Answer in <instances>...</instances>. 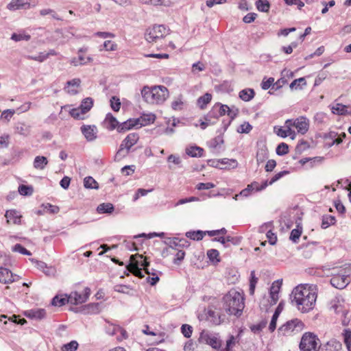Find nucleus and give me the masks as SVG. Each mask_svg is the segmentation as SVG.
I'll use <instances>...</instances> for the list:
<instances>
[{
	"label": "nucleus",
	"instance_id": "obj_46",
	"mask_svg": "<svg viewBox=\"0 0 351 351\" xmlns=\"http://www.w3.org/2000/svg\"><path fill=\"white\" fill-rule=\"evenodd\" d=\"M343 340L344 343L347 347L348 351H350L351 349V330L349 329H346L344 330L343 333Z\"/></svg>",
	"mask_w": 351,
	"mask_h": 351
},
{
	"label": "nucleus",
	"instance_id": "obj_26",
	"mask_svg": "<svg viewBox=\"0 0 351 351\" xmlns=\"http://www.w3.org/2000/svg\"><path fill=\"white\" fill-rule=\"evenodd\" d=\"M203 152L204 149L197 146H192L186 149V154L191 157H201Z\"/></svg>",
	"mask_w": 351,
	"mask_h": 351
},
{
	"label": "nucleus",
	"instance_id": "obj_45",
	"mask_svg": "<svg viewBox=\"0 0 351 351\" xmlns=\"http://www.w3.org/2000/svg\"><path fill=\"white\" fill-rule=\"evenodd\" d=\"M276 152L278 156H284L288 153L289 146L285 143H281L277 146Z\"/></svg>",
	"mask_w": 351,
	"mask_h": 351
},
{
	"label": "nucleus",
	"instance_id": "obj_22",
	"mask_svg": "<svg viewBox=\"0 0 351 351\" xmlns=\"http://www.w3.org/2000/svg\"><path fill=\"white\" fill-rule=\"evenodd\" d=\"M341 343L335 340L328 341L326 344L319 347L321 351H338L341 348Z\"/></svg>",
	"mask_w": 351,
	"mask_h": 351
},
{
	"label": "nucleus",
	"instance_id": "obj_57",
	"mask_svg": "<svg viewBox=\"0 0 351 351\" xmlns=\"http://www.w3.org/2000/svg\"><path fill=\"white\" fill-rule=\"evenodd\" d=\"M197 200H199V198L196 197H190L180 199H179L177 202H176L173 204V206L174 207H177V206H178L180 205H182V204H186V203H189V202L197 201Z\"/></svg>",
	"mask_w": 351,
	"mask_h": 351
},
{
	"label": "nucleus",
	"instance_id": "obj_35",
	"mask_svg": "<svg viewBox=\"0 0 351 351\" xmlns=\"http://www.w3.org/2000/svg\"><path fill=\"white\" fill-rule=\"evenodd\" d=\"M211 94L206 93L197 99V104L203 109L211 101Z\"/></svg>",
	"mask_w": 351,
	"mask_h": 351
},
{
	"label": "nucleus",
	"instance_id": "obj_3",
	"mask_svg": "<svg viewBox=\"0 0 351 351\" xmlns=\"http://www.w3.org/2000/svg\"><path fill=\"white\" fill-rule=\"evenodd\" d=\"M141 95L147 103L160 104L169 97V90L164 86H156L152 88L146 86L143 88Z\"/></svg>",
	"mask_w": 351,
	"mask_h": 351
},
{
	"label": "nucleus",
	"instance_id": "obj_9",
	"mask_svg": "<svg viewBox=\"0 0 351 351\" xmlns=\"http://www.w3.org/2000/svg\"><path fill=\"white\" fill-rule=\"evenodd\" d=\"M351 275V265L344 269V272L342 274H332L330 279V284L332 287L342 289H344L350 280L349 276Z\"/></svg>",
	"mask_w": 351,
	"mask_h": 351
},
{
	"label": "nucleus",
	"instance_id": "obj_52",
	"mask_svg": "<svg viewBox=\"0 0 351 351\" xmlns=\"http://www.w3.org/2000/svg\"><path fill=\"white\" fill-rule=\"evenodd\" d=\"M217 108H219V109H218L219 116H223L224 114H227V112L229 109V106L227 105L217 104L214 107V109L213 111V113Z\"/></svg>",
	"mask_w": 351,
	"mask_h": 351
},
{
	"label": "nucleus",
	"instance_id": "obj_6",
	"mask_svg": "<svg viewBox=\"0 0 351 351\" xmlns=\"http://www.w3.org/2000/svg\"><path fill=\"white\" fill-rule=\"evenodd\" d=\"M304 328V324L299 319L295 318L287 321L278 329L279 336H291L301 332Z\"/></svg>",
	"mask_w": 351,
	"mask_h": 351
},
{
	"label": "nucleus",
	"instance_id": "obj_39",
	"mask_svg": "<svg viewBox=\"0 0 351 351\" xmlns=\"http://www.w3.org/2000/svg\"><path fill=\"white\" fill-rule=\"evenodd\" d=\"M34 189L32 186L21 184L19 186V192L22 195H31Z\"/></svg>",
	"mask_w": 351,
	"mask_h": 351
},
{
	"label": "nucleus",
	"instance_id": "obj_30",
	"mask_svg": "<svg viewBox=\"0 0 351 351\" xmlns=\"http://www.w3.org/2000/svg\"><path fill=\"white\" fill-rule=\"evenodd\" d=\"M93 106V99L91 97H86L82 100L80 106L79 107L84 113L88 112Z\"/></svg>",
	"mask_w": 351,
	"mask_h": 351
},
{
	"label": "nucleus",
	"instance_id": "obj_37",
	"mask_svg": "<svg viewBox=\"0 0 351 351\" xmlns=\"http://www.w3.org/2000/svg\"><path fill=\"white\" fill-rule=\"evenodd\" d=\"M250 188H251L252 191H261L264 190L268 186V181H264L261 184H259L257 182H253L250 184H248Z\"/></svg>",
	"mask_w": 351,
	"mask_h": 351
},
{
	"label": "nucleus",
	"instance_id": "obj_23",
	"mask_svg": "<svg viewBox=\"0 0 351 351\" xmlns=\"http://www.w3.org/2000/svg\"><path fill=\"white\" fill-rule=\"evenodd\" d=\"M255 95V92L252 88H245L239 92V96L244 101L252 100Z\"/></svg>",
	"mask_w": 351,
	"mask_h": 351
},
{
	"label": "nucleus",
	"instance_id": "obj_41",
	"mask_svg": "<svg viewBox=\"0 0 351 351\" xmlns=\"http://www.w3.org/2000/svg\"><path fill=\"white\" fill-rule=\"evenodd\" d=\"M69 113L72 117L76 119H84L86 114L80 108H73L70 110Z\"/></svg>",
	"mask_w": 351,
	"mask_h": 351
},
{
	"label": "nucleus",
	"instance_id": "obj_61",
	"mask_svg": "<svg viewBox=\"0 0 351 351\" xmlns=\"http://www.w3.org/2000/svg\"><path fill=\"white\" fill-rule=\"evenodd\" d=\"M40 14L42 16L51 14L53 19H55L56 20H62L60 17H58L56 12L51 9H43L40 11Z\"/></svg>",
	"mask_w": 351,
	"mask_h": 351
},
{
	"label": "nucleus",
	"instance_id": "obj_64",
	"mask_svg": "<svg viewBox=\"0 0 351 351\" xmlns=\"http://www.w3.org/2000/svg\"><path fill=\"white\" fill-rule=\"evenodd\" d=\"M215 186V185L212 182H206V183L200 182L197 184L196 188L198 190H208V189L214 188Z\"/></svg>",
	"mask_w": 351,
	"mask_h": 351
},
{
	"label": "nucleus",
	"instance_id": "obj_18",
	"mask_svg": "<svg viewBox=\"0 0 351 351\" xmlns=\"http://www.w3.org/2000/svg\"><path fill=\"white\" fill-rule=\"evenodd\" d=\"M25 315L31 319H42L45 317L46 312L43 308L29 309L25 312Z\"/></svg>",
	"mask_w": 351,
	"mask_h": 351
},
{
	"label": "nucleus",
	"instance_id": "obj_32",
	"mask_svg": "<svg viewBox=\"0 0 351 351\" xmlns=\"http://www.w3.org/2000/svg\"><path fill=\"white\" fill-rule=\"evenodd\" d=\"M31 38V36L29 34H26L25 32H19V33H14L11 36V39L16 41H21V40H29Z\"/></svg>",
	"mask_w": 351,
	"mask_h": 351
},
{
	"label": "nucleus",
	"instance_id": "obj_44",
	"mask_svg": "<svg viewBox=\"0 0 351 351\" xmlns=\"http://www.w3.org/2000/svg\"><path fill=\"white\" fill-rule=\"evenodd\" d=\"M282 284V280H277L274 281L270 287L269 294L279 293Z\"/></svg>",
	"mask_w": 351,
	"mask_h": 351
},
{
	"label": "nucleus",
	"instance_id": "obj_4",
	"mask_svg": "<svg viewBox=\"0 0 351 351\" xmlns=\"http://www.w3.org/2000/svg\"><path fill=\"white\" fill-rule=\"evenodd\" d=\"M170 34V29L164 25H154L147 28L145 38L149 43H160Z\"/></svg>",
	"mask_w": 351,
	"mask_h": 351
},
{
	"label": "nucleus",
	"instance_id": "obj_43",
	"mask_svg": "<svg viewBox=\"0 0 351 351\" xmlns=\"http://www.w3.org/2000/svg\"><path fill=\"white\" fill-rule=\"evenodd\" d=\"M237 343H239V340H237V337L230 335L229 339L226 341V346L223 351H230Z\"/></svg>",
	"mask_w": 351,
	"mask_h": 351
},
{
	"label": "nucleus",
	"instance_id": "obj_20",
	"mask_svg": "<svg viewBox=\"0 0 351 351\" xmlns=\"http://www.w3.org/2000/svg\"><path fill=\"white\" fill-rule=\"evenodd\" d=\"M13 274L12 271L5 267H0V282L3 284H10L14 282Z\"/></svg>",
	"mask_w": 351,
	"mask_h": 351
},
{
	"label": "nucleus",
	"instance_id": "obj_47",
	"mask_svg": "<svg viewBox=\"0 0 351 351\" xmlns=\"http://www.w3.org/2000/svg\"><path fill=\"white\" fill-rule=\"evenodd\" d=\"M207 256L210 261L214 262H219V253L217 250L211 249L207 251Z\"/></svg>",
	"mask_w": 351,
	"mask_h": 351
},
{
	"label": "nucleus",
	"instance_id": "obj_55",
	"mask_svg": "<svg viewBox=\"0 0 351 351\" xmlns=\"http://www.w3.org/2000/svg\"><path fill=\"white\" fill-rule=\"evenodd\" d=\"M278 313L274 312V313L272 315L271 320L270 322V324L269 325V330L270 332H274L276 328V323L277 320L278 319Z\"/></svg>",
	"mask_w": 351,
	"mask_h": 351
},
{
	"label": "nucleus",
	"instance_id": "obj_31",
	"mask_svg": "<svg viewBox=\"0 0 351 351\" xmlns=\"http://www.w3.org/2000/svg\"><path fill=\"white\" fill-rule=\"evenodd\" d=\"M336 222L335 217L332 215H326L322 217L321 227L323 229L328 228L330 226L335 224Z\"/></svg>",
	"mask_w": 351,
	"mask_h": 351
},
{
	"label": "nucleus",
	"instance_id": "obj_28",
	"mask_svg": "<svg viewBox=\"0 0 351 351\" xmlns=\"http://www.w3.org/2000/svg\"><path fill=\"white\" fill-rule=\"evenodd\" d=\"M302 232V227L300 224H298L296 228L291 230L289 239L291 241H292L293 243H298L301 234Z\"/></svg>",
	"mask_w": 351,
	"mask_h": 351
},
{
	"label": "nucleus",
	"instance_id": "obj_53",
	"mask_svg": "<svg viewBox=\"0 0 351 351\" xmlns=\"http://www.w3.org/2000/svg\"><path fill=\"white\" fill-rule=\"evenodd\" d=\"M181 331L185 337L189 338L192 335L193 328L190 325L183 324L181 327Z\"/></svg>",
	"mask_w": 351,
	"mask_h": 351
},
{
	"label": "nucleus",
	"instance_id": "obj_11",
	"mask_svg": "<svg viewBox=\"0 0 351 351\" xmlns=\"http://www.w3.org/2000/svg\"><path fill=\"white\" fill-rule=\"evenodd\" d=\"M286 123L291 127H295L298 133L304 134L307 132L309 128L308 120L304 117H300L295 119H288Z\"/></svg>",
	"mask_w": 351,
	"mask_h": 351
},
{
	"label": "nucleus",
	"instance_id": "obj_60",
	"mask_svg": "<svg viewBox=\"0 0 351 351\" xmlns=\"http://www.w3.org/2000/svg\"><path fill=\"white\" fill-rule=\"evenodd\" d=\"M288 173H289V171H282L278 172V173L274 175L271 178V179L268 182V185H271L272 184H274V182H276V181L280 180L281 178H282L284 176H285Z\"/></svg>",
	"mask_w": 351,
	"mask_h": 351
},
{
	"label": "nucleus",
	"instance_id": "obj_58",
	"mask_svg": "<svg viewBox=\"0 0 351 351\" xmlns=\"http://www.w3.org/2000/svg\"><path fill=\"white\" fill-rule=\"evenodd\" d=\"M238 114V110L236 109L235 110H233L229 108L227 114L230 118V119L228 121V123L224 125V130H226L229 125L230 124L231 121L237 117Z\"/></svg>",
	"mask_w": 351,
	"mask_h": 351
},
{
	"label": "nucleus",
	"instance_id": "obj_29",
	"mask_svg": "<svg viewBox=\"0 0 351 351\" xmlns=\"http://www.w3.org/2000/svg\"><path fill=\"white\" fill-rule=\"evenodd\" d=\"M97 210L99 213L110 214L114 211V206L111 203H103L97 206Z\"/></svg>",
	"mask_w": 351,
	"mask_h": 351
},
{
	"label": "nucleus",
	"instance_id": "obj_17",
	"mask_svg": "<svg viewBox=\"0 0 351 351\" xmlns=\"http://www.w3.org/2000/svg\"><path fill=\"white\" fill-rule=\"evenodd\" d=\"M104 128L109 130H113L117 128L118 130V127L121 125H119V122L117 119L112 116L111 113H108L106 117L103 122Z\"/></svg>",
	"mask_w": 351,
	"mask_h": 351
},
{
	"label": "nucleus",
	"instance_id": "obj_13",
	"mask_svg": "<svg viewBox=\"0 0 351 351\" xmlns=\"http://www.w3.org/2000/svg\"><path fill=\"white\" fill-rule=\"evenodd\" d=\"M36 0H12L7 5L10 10H27L31 6H35Z\"/></svg>",
	"mask_w": 351,
	"mask_h": 351
},
{
	"label": "nucleus",
	"instance_id": "obj_51",
	"mask_svg": "<svg viewBox=\"0 0 351 351\" xmlns=\"http://www.w3.org/2000/svg\"><path fill=\"white\" fill-rule=\"evenodd\" d=\"M110 106H111L112 109L115 112H118L121 107V102H120L119 99L115 96H113L110 99Z\"/></svg>",
	"mask_w": 351,
	"mask_h": 351
},
{
	"label": "nucleus",
	"instance_id": "obj_63",
	"mask_svg": "<svg viewBox=\"0 0 351 351\" xmlns=\"http://www.w3.org/2000/svg\"><path fill=\"white\" fill-rule=\"evenodd\" d=\"M77 54H78L79 60L80 62V65L87 64L88 63L92 62L93 60V58L90 56L85 57L84 56V54H82V53H77Z\"/></svg>",
	"mask_w": 351,
	"mask_h": 351
},
{
	"label": "nucleus",
	"instance_id": "obj_14",
	"mask_svg": "<svg viewBox=\"0 0 351 351\" xmlns=\"http://www.w3.org/2000/svg\"><path fill=\"white\" fill-rule=\"evenodd\" d=\"M81 132L88 141H93L97 138L98 130L94 125H83Z\"/></svg>",
	"mask_w": 351,
	"mask_h": 351
},
{
	"label": "nucleus",
	"instance_id": "obj_8",
	"mask_svg": "<svg viewBox=\"0 0 351 351\" xmlns=\"http://www.w3.org/2000/svg\"><path fill=\"white\" fill-rule=\"evenodd\" d=\"M319 343L317 337L313 332H307L302 335L299 347L301 351H318Z\"/></svg>",
	"mask_w": 351,
	"mask_h": 351
},
{
	"label": "nucleus",
	"instance_id": "obj_59",
	"mask_svg": "<svg viewBox=\"0 0 351 351\" xmlns=\"http://www.w3.org/2000/svg\"><path fill=\"white\" fill-rule=\"evenodd\" d=\"M165 243L169 246V247L175 250H178V238H168L165 241Z\"/></svg>",
	"mask_w": 351,
	"mask_h": 351
},
{
	"label": "nucleus",
	"instance_id": "obj_56",
	"mask_svg": "<svg viewBox=\"0 0 351 351\" xmlns=\"http://www.w3.org/2000/svg\"><path fill=\"white\" fill-rule=\"evenodd\" d=\"M15 110L12 109H8L3 111L1 114V119H5L7 121H9L12 116L14 114Z\"/></svg>",
	"mask_w": 351,
	"mask_h": 351
},
{
	"label": "nucleus",
	"instance_id": "obj_7",
	"mask_svg": "<svg viewBox=\"0 0 351 351\" xmlns=\"http://www.w3.org/2000/svg\"><path fill=\"white\" fill-rule=\"evenodd\" d=\"M139 136L136 133H130L121 142L119 149L117 152L114 160L119 161L125 156H127L130 150V148L134 145L138 141Z\"/></svg>",
	"mask_w": 351,
	"mask_h": 351
},
{
	"label": "nucleus",
	"instance_id": "obj_40",
	"mask_svg": "<svg viewBox=\"0 0 351 351\" xmlns=\"http://www.w3.org/2000/svg\"><path fill=\"white\" fill-rule=\"evenodd\" d=\"M274 77H269L266 80H263L261 83V88L263 90H267L271 86V85H273L274 86H276V88L280 87V85L278 84V82H276V84H274Z\"/></svg>",
	"mask_w": 351,
	"mask_h": 351
},
{
	"label": "nucleus",
	"instance_id": "obj_25",
	"mask_svg": "<svg viewBox=\"0 0 351 351\" xmlns=\"http://www.w3.org/2000/svg\"><path fill=\"white\" fill-rule=\"evenodd\" d=\"M66 303H69L68 295H56L51 300V304L55 306H62Z\"/></svg>",
	"mask_w": 351,
	"mask_h": 351
},
{
	"label": "nucleus",
	"instance_id": "obj_33",
	"mask_svg": "<svg viewBox=\"0 0 351 351\" xmlns=\"http://www.w3.org/2000/svg\"><path fill=\"white\" fill-rule=\"evenodd\" d=\"M84 186L86 189H98L99 185L98 183L95 181V180L91 177L88 176L86 177L84 180Z\"/></svg>",
	"mask_w": 351,
	"mask_h": 351
},
{
	"label": "nucleus",
	"instance_id": "obj_62",
	"mask_svg": "<svg viewBox=\"0 0 351 351\" xmlns=\"http://www.w3.org/2000/svg\"><path fill=\"white\" fill-rule=\"evenodd\" d=\"M43 206L44 207V210H46L47 212L52 213V214L58 213L60 210L58 206L51 205L49 203L46 204H43Z\"/></svg>",
	"mask_w": 351,
	"mask_h": 351
},
{
	"label": "nucleus",
	"instance_id": "obj_1",
	"mask_svg": "<svg viewBox=\"0 0 351 351\" xmlns=\"http://www.w3.org/2000/svg\"><path fill=\"white\" fill-rule=\"evenodd\" d=\"M291 300L300 312L308 313L315 305L317 300L315 287L308 285H300L292 291Z\"/></svg>",
	"mask_w": 351,
	"mask_h": 351
},
{
	"label": "nucleus",
	"instance_id": "obj_36",
	"mask_svg": "<svg viewBox=\"0 0 351 351\" xmlns=\"http://www.w3.org/2000/svg\"><path fill=\"white\" fill-rule=\"evenodd\" d=\"M257 9L263 12H267L269 10L270 5L267 0H258L256 2Z\"/></svg>",
	"mask_w": 351,
	"mask_h": 351
},
{
	"label": "nucleus",
	"instance_id": "obj_19",
	"mask_svg": "<svg viewBox=\"0 0 351 351\" xmlns=\"http://www.w3.org/2000/svg\"><path fill=\"white\" fill-rule=\"evenodd\" d=\"M14 129L16 133L23 136H27L31 133V126L24 122L16 123Z\"/></svg>",
	"mask_w": 351,
	"mask_h": 351
},
{
	"label": "nucleus",
	"instance_id": "obj_10",
	"mask_svg": "<svg viewBox=\"0 0 351 351\" xmlns=\"http://www.w3.org/2000/svg\"><path fill=\"white\" fill-rule=\"evenodd\" d=\"M198 341L201 343H206L213 348L218 350L221 348V341L217 333H212L208 330H202L200 332Z\"/></svg>",
	"mask_w": 351,
	"mask_h": 351
},
{
	"label": "nucleus",
	"instance_id": "obj_2",
	"mask_svg": "<svg viewBox=\"0 0 351 351\" xmlns=\"http://www.w3.org/2000/svg\"><path fill=\"white\" fill-rule=\"evenodd\" d=\"M243 295L235 289H231L223 297V309L231 315L239 317L245 307Z\"/></svg>",
	"mask_w": 351,
	"mask_h": 351
},
{
	"label": "nucleus",
	"instance_id": "obj_24",
	"mask_svg": "<svg viewBox=\"0 0 351 351\" xmlns=\"http://www.w3.org/2000/svg\"><path fill=\"white\" fill-rule=\"evenodd\" d=\"M48 164L47 158L45 156H38L34 158V167L36 169L43 170Z\"/></svg>",
	"mask_w": 351,
	"mask_h": 351
},
{
	"label": "nucleus",
	"instance_id": "obj_48",
	"mask_svg": "<svg viewBox=\"0 0 351 351\" xmlns=\"http://www.w3.org/2000/svg\"><path fill=\"white\" fill-rule=\"evenodd\" d=\"M12 250L24 255H31V252L19 243L14 245L12 247Z\"/></svg>",
	"mask_w": 351,
	"mask_h": 351
},
{
	"label": "nucleus",
	"instance_id": "obj_15",
	"mask_svg": "<svg viewBox=\"0 0 351 351\" xmlns=\"http://www.w3.org/2000/svg\"><path fill=\"white\" fill-rule=\"evenodd\" d=\"M207 319L215 325H219L224 322L225 315L208 308L206 313Z\"/></svg>",
	"mask_w": 351,
	"mask_h": 351
},
{
	"label": "nucleus",
	"instance_id": "obj_49",
	"mask_svg": "<svg viewBox=\"0 0 351 351\" xmlns=\"http://www.w3.org/2000/svg\"><path fill=\"white\" fill-rule=\"evenodd\" d=\"M103 47L106 51H112L117 49V45L111 40H106L104 43Z\"/></svg>",
	"mask_w": 351,
	"mask_h": 351
},
{
	"label": "nucleus",
	"instance_id": "obj_54",
	"mask_svg": "<svg viewBox=\"0 0 351 351\" xmlns=\"http://www.w3.org/2000/svg\"><path fill=\"white\" fill-rule=\"evenodd\" d=\"M130 271L133 274H134L136 276H138L140 278H142L144 277L142 268L139 267L138 265H136L134 264L130 266Z\"/></svg>",
	"mask_w": 351,
	"mask_h": 351
},
{
	"label": "nucleus",
	"instance_id": "obj_16",
	"mask_svg": "<svg viewBox=\"0 0 351 351\" xmlns=\"http://www.w3.org/2000/svg\"><path fill=\"white\" fill-rule=\"evenodd\" d=\"M285 128H286L285 129L282 127H278V128L275 127L274 131L278 136H279L282 138H285L287 136H291V138L294 139V138H295L294 130H293L292 128H291V126L289 125V124H287L286 123H285Z\"/></svg>",
	"mask_w": 351,
	"mask_h": 351
},
{
	"label": "nucleus",
	"instance_id": "obj_50",
	"mask_svg": "<svg viewBox=\"0 0 351 351\" xmlns=\"http://www.w3.org/2000/svg\"><path fill=\"white\" fill-rule=\"evenodd\" d=\"M252 129V126L248 122H244L240 125L237 129L239 133H249Z\"/></svg>",
	"mask_w": 351,
	"mask_h": 351
},
{
	"label": "nucleus",
	"instance_id": "obj_38",
	"mask_svg": "<svg viewBox=\"0 0 351 351\" xmlns=\"http://www.w3.org/2000/svg\"><path fill=\"white\" fill-rule=\"evenodd\" d=\"M78 343L73 340L61 347L62 351H75L78 348Z\"/></svg>",
	"mask_w": 351,
	"mask_h": 351
},
{
	"label": "nucleus",
	"instance_id": "obj_5",
	"mask_svg": "<svg viewBox=\"0 0 351 351\" xmlns=\"http://www.w3.org/2000/svg\"><path fill=\"white\" fill-rule=\"evenodd\" d=\"M156 117L153 114H143L138 119H129L118 127L119 132H123L133 128H141L154 122Z\"/></svg>",
	"mask_w": 351,
	"mask_h": 351
},
{
	"label": "nucleus",
	"instance_id": "obj_12",
	"mask_svg": "<svg viewBox=\"0 0 351 351\" xmlns=\"http://www.w3.org/2000/svg\"><path fill=\"white\" fill-rule=\"evenodd\" d=\"M90 294V289L88 287H86L83 293H78L77 291L71 292L69 295V302L71 304L77 305L82 304L88 300Z\"/></svg>",
	"mask_w": 351,
	"mask_h": 351
},
{
	"label": "nucleus",
	"instance_id": "obj_27",
	"mask_svg": "<svg viewBox=\"0 0 351 351\" xmlns=\"http://www.w3.org/2000/svg\"><path fill=\"white\" fill-rule=\"evenodd\" d=\"M206 234V232L202 230L189 231L186 232V237L194 241H200Z\"/></svg>",
	"mask_w": 351,
	"mask_h": 351
},
{
	"label": "nucleus",
	"instance_id": "obj_42",
	"mask_svg": "<svg viewBox=\"0 0 351 351\" xmlns=\"http://www.w3.org/2000/svg\"><path fill=\"white\" fill-rule=\"evenodd\" d=\"M306 80L304 77H300L298 79H296L295 80H293L291 84H290V88L291 89H298V88H302V85H306Z\"/></svg>",
	"mask_w": 351,
	"mask_h": 351
},
{
	"label": "nucleus",
	"instance_id": "obj_34",
	"mask_svg": "<svg viewBox=\"0 0 351 351\" xmlns=\"http://www.w3.org/2000/svg\"><path fill=\"white\" fill-rule=\"evenodd\" d=\"M268 158V151L265 148H261L256 153V161L258 164L263 162Z\"/></svg>",
	"mask_w": 351,
	"mask_h": 351
},
{
	"label": "nucleus",
	"instance_id": "obj_21",
	"mask_svg": "<svg viewBox=\"0 0 351 351\" xmlns=\"http://www.w3.org/2000/svg\"><path fill=\"white\" fill-rule=\"evenodd\" d=\"M332 111L333 113L340 115L351 114V107L341 104H337L332 107Z\"/></svg>",
	"mask_w": 351,
	"mask_h": 351
}]
</instances>
